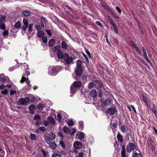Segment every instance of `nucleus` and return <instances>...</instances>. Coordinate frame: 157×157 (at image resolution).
I'll list each match as a JSON object with an SVG mask.
<instances>
[{"label": "nucleus", "mask_w": 157, "mask_h": 157, "mask_svg": "<svg viewBox=\"0 0 157 157\" xmlns=\"http://www.w3.org/2000/svg\"><path fill=\"white\" fill-rule=\"evenodd\" d=\"M76 91V88L74 86H71V93L72 94L75 93Z\"/></svg>", "instance_id": "nucleus-32"}, {"label": "nucleus", "mask_w": 157, "mask_h": 157, "mask_svg": "<svg viewBox=\"0 0 157 157\" xmlns=\"http://www.w3.org/2000/svg\"><path fill=\"white\" fill-rule=\"evenodd\" d=\"M25 81H26L27 83L28 84H29L30 81L29 80L28 78H27V79H26L24 76H23L22 77V79L20 81L21 82V83H23Z\"/></svg>", "instance_id": "nucleus-17"}, {"label": "nucleus", "mask_w": 157, "mask_h": 157, "mask_svg": "<svg viewBox=\"0 0 157 157\" xmlns=\"http://www.w3.org/2000/svg\"><path fill=\"white\" fill-rule=\"evenodd\" d=\"M117 126V124L116 123H113L112 124V128L113 129V131L114 132V133L115 131V130H114V128L116 127Z\"/></svg>", "instance_id": "nucleus-39"}, {"label": "nucleus", "mask_w": 157, "mask_h": 157, "mask_svg": "<svg viewBox=\"0 0 157 157\" xmlns=\"http://www.w3.org/2000/svg\"><path fill=\"white\" fill-rule=\"evenodd\" d=\"M144 59L147 61V62L149 63L151 65H152V63L151 61L149 59V58L147 57V55L144 56Z\"/></svg>", "instance_id": "nucleus-38"}, {"label": "nucleus", "mask_w": 157, "mask_h": 157, "mask_svg": "<svg viewBox=\"0 0 157 157\" xmlns=\"http://www.w3.org/2000/svg\"><path fill=\"white\" fill-rule=\"evenodd\" d=\"M34 108V106L33 105H30L29 107V110H33Z\"/></svg>", "instance_id": "nucleus-48"}, {"label": "nucleus", "mask_w": 157, "mask_h": 157, "mask_svg": "<svg viewBox=\"0 0 157 157\" xmlns=\"http://www.w3.org/2000/svg\"><path fill=\"white\" fill-rule=\"evenodd\" d=\"M42 153L44 157H46L47 156V153L46 152L43 150H41Z\"/></svg>", "instance_id": "nucleus-55"}, {"label": "nucleus", "mask_w": 157, "mask_h": 157, "mask_svg": "<svg viewBox=\"0 0 157 157\" xmlns=\"http://www.w3.org/2000/svg\"><path fill=\"white\" fill-rule=\"evenodd\" d=\"M74 147L76 149H80L82 147V144L79 142H75L73 144Z\"/></svg>", "instance_id": "nucleus-8"}, {"label": "nucleus", "mask_w": 157, "mask_h": 157, "mask_svg": "<svg viewBox=\"0 0 157 157\" xmlns=\"http://www.w3.org/2000/svg\"><path fill=\"white\" fill-rule=\"evenodd\" d=\"M16 94V91H13L11 90L10 91V95H12L13 94Z\"/></svg>", "instance_id": "nucleus-58"}, {"label": "nucleus", "mask_w": 157, "mask_h": 157, "mask_svg": "<svg viewBox=\"0 0 157 157\" xmlns=\"http://www.w3.org/2000/svg\"><path fill=\"white\" fill-rule=\"evenodd\" d=\"M45 106L44 105L41 103H40L38 105V109H42Z\"/></svg>", "instance_id": "nucleus-37"}, {"label": "nucleus", "mask_w": 157, "mask_h": 157, "mask_svg": "<svg viewBox=\"0 0 157 157\" xmlns=\"http://www.w3.org/2000/svg\"><path fill=\"white\" fill-rule=\"evenodd\" d=\"M52 157H62L60 154L57 153H53L52 155Z\"/></svg>", "instance_id": "nucleus-40"}, {"label": "nucleus", "mask_w": 157, "mask_h": 157, "mask_svg": "<svg viewBox=\"0 0 157 157\" xmlns=\"http://www.w3.org/2000/svg\"><path fill=\"white\" fill-rule=\"evenodd\" d=\"M93 83L92 82L90 83L88 85V87L89 88H91L93 87Z\"/></svg>", "instance_id": "nucleus-60"}, {"label": "nucleus", "mask_w": 157, "mask_h": 157, "mask_svg": "<svg viewBox=\"0 0 157 157\" xmlns=\"http://www.w3.org/2000/svg\"><path fill=\"white\" fill-rule=\"evenodd\" d=\"M61 46L63 48L66 49L67 48V45L65 41H63L61 43Z\"/></svg>", "instance_id": "nucleus-25"}, {"label": "nucleus", "mask_w": 157, "mask_h": 157, "mask_svg": "<svg viewBox=\"0 0 157 157\" xmlns=\"http://www.w3.org/2000/svg\"><path fill=\"white\" fill-rule=\"evenodd\" d=\"M63 59L65 60L66 63L67 64L71 63V62H72L73 61V58H72V57H69L68 55L66 59Z\"/></svg>", "instance_id": "nucleus-12"}, {"label": "nucleus", "mask_w": 157, "mask_h": 157, "mask_svg": "<svg viewBox=\"0 0 157 157\" xmlns=\"http://www.w3.org/2000/svg\"><path fill=\"white\" fill-rule=\"evenodd\" d=\"M143 100L144 101L145 103H146L148 102V100L146 98V97H145L143 95Z\"/></svg>", "instance_id": "nucleus-57"}, {"label": "nucleus", "mask_w": 157, "mask_h": 157, "mask_svg": "<svg viewBox=\"0 0 157 157\" xmlns=\"http://www.w3.org/2000/svg\"><path fill=\"white\" fill-rule=\"evenodd\" d=\"M6 87V85L2 84L0 86V89L1 90H3L5 89Z\"/></svg>", "instance_id": "nucleus-54"}, {"label": "nucleus", "mask_w": 157, "mask_h": 157, "mask_svg": "<svg viewBox=\"0 0 157 157\" xmlns=\"http://www.w3.org/2000/svg\"><path fill=\"white\" fill-rule=\"evenodd\" d=\"M23 15L25 16H28L30 15V12L28 10H25L22 12Z\"/></svg>", "instance_id": "nucleus-22"}, {"label": "nucleus", "mask_w": 157, "mask_h": 157, "mask_svg": "<svg viewBox=\"0 0 157 157\" xmlns=\"http://www.w3.org/2000/svg\"><path fill=\"white\" fill-rule=\"evenodd\" d=\"M56 147L57 145L54 142H52L50 144L49 147L52 150L55 149L56 148Z\"/></svg>", "instance_id": "nucleus-19"}, {"label": "nucleus", "mask_w": 157, "mask_h": 157, "mask_svg": "<svg viewBox=\"0 0 157 157\" xmlns=\"http://www.w3.org/2000/svg\"><path fill=\"white\" fill-rule=\"evenodd\" d=\"M42 40L44 43H46L47 42V38L46 36H44L42 38Z\"/></svg>", "instance_id": "nucleus-47"}, {"label": "nucleus", "mask_w": 157, "mask_h": 157, "mask_svg": "<svg viewBox=\"0 0 157 157\" xmlns=\"http://www.w3.org/2000/svg\"><path fill=\"white\" fill-rule=\"evenodd\" d=\"M120 130L123 133L126 132L128 130V128L125 125H123L120 127Z\"/></svg>", "instance_id": "nucleus-15"}, {"label": "nucleus", "mask_w": 157, "mask_h": 157, "mask_svg": "<svg viewBox=\"0 0 157 157\" xmlns=\"http://www.w3.org/2000/svg\"><path fill=\"white\" fill-rule=\"evenodd\" d=\"M83 121H81L79 122V129L81 130H82L83 129Z\"/></svg>", "instance_id": "nucleus-27"}, {"label": "nucleus", "mask_w": 157, "mask_h": 157, "mask_svg": "<svg viewBox=\"0 0 157 157\" xmlns=\"http://www.w3.org/2000/svg\"><path fill=\"white\" fill-rule=\"evenodd\" d=\"M2 35L4 36H6L8 35V32L6 30H5L2 33Z\"/></svg>", "instance_id": "nucleus-50"}, {"label": "nucleus", "mask_w": 157, "mask_h": 157, "mask_svg": "<svg viewBox=\"0 0 157 157\" xmlns=\"http://www.w3.org/2000/svg\"><path fill=\"white\" fill-rule=\"evenodd\" d=\"M75 157H84V154L82 152L79 153L78 155H77Z\"/></svg>", "instance_id": "nucleus-52"}, {"label": "nucleus", "mask_w": 157, "mask_h": 157, "mask_svg": "<svg viewBox=\"0 0 157 157\" xmlns=\"http://www.w3.org/2000/svg\"><path fill=\"white\" fill-rule=\"evenodd\" d=\"M59 71V67H50L48 68V73L50 75L55 76Z\"/></svg>", "instance_id": "nucleus-1"}, {"label": "nucleus", "mask_w": 157, "mask_h": 157, "mask_svg": "<svg viewBox=\"0 0 157 157\" xmlns=\"http://www.w3.org/2000/svg\"><path fill=\"white\" fill-rule=\"evenodd\" d=\"M21 26V23L20 21H18L14 25V27L16 29H19Z\"/></svg>", "instance_id": "nucleus-23"}, {"label": "nucleus", "mask_w": 157, "mask_h": 157, "mask_svg": "<svg viewBox=\"0 0 157 157\" xmlns=\"http://www.w3.org/2000/svg\"><path fill=\"white\" fill-rule=\"evenodd\" d=\"M81 66H82L81 61L79 60H78L77 62V67H76L82 68L81 67Z\"/></svg>", "instance_id": "nucleus-31"}, {"label": "nucleus", "mask_w": 157, "mask_h": 157, "mask_svg": "<svg viewBox=\"0 0 157 157\" xmlns=\"http://www.w3.org/2000/svg\"><path fill=\"white\" fill-rule=\"evenodd\" d=\"M76 136V138L79 140H82L84 137V134L82 132L80 131L77 133Z\"/></svg>", "instance_id": "nucleus-9"}, {"label": "nucleus", "mask_w": 157, "mask_h": 157, "mask_svg": "<svg viewBox=\"0 0 157 157\" xmlns=\"http://www.w3.org/2000/svg\"><path fill=\"white\" fill-rule=\"evenodd\" d=\"M1 93L3 94H6L7 93V90H2V91Z\"/></svg>", "instance_id": "nucleus-61"}, {"label": "nucleus", "mask_w": 157, "mask_h": 157, "mask_svg": "<svg viewBox=\"0 0 157 157\" xmlns=\"http://www.w3.org/2000/svg\"><path fill=\"white\" fill-rule=\"evenodd\" d=\"M28 27V25H24L22 26V29L23 31H25L26 30L27 28Z\"/></svg>", "instance_id": "nucleus-53"}, {"label": "nucleus", "mask_w": 157, "mask_h": 157, "mask_svg": "<svg viewBox=\"0 0 157 157\" xmlns=\"http://www.w3.org/2000/svg\"><path fill=\"white\" fill-rule=\"evenodd\" d=\"M126 148L127 152L130 153L134 150L136 148V146L133 143H130L127 145Z\"/></svg>", "instance_id": "nucleus-4"}, {"label": "nucleus", "mask_w": 157, "mask_h": 157, "mask_svg": "<svg viewBox=\"0 0 157 157\" xmlns=\"http://www.w3.org/2000/svg\"><path fill=\"white\" fill-rule=\"evenodd\" d=\"M47 119L48 122L51 123L53 124H55V121L53 118L51 117H47Z\"/></svg>", "instance_id": "nucleus-13"}, {"label": "nucleus", "mask_w": 157, "mask_h": 157, "mask_svg": "<svg viewBox=\"0 0 157 157\" xmlns=\"http://www.w3.org/2000/svg\"><path fill=\"white\" fill-rule=\"evenodd\" d=\"M122 157H126L125 153V150L124 147H123L121 151Z\"/></svg>", "instance_id": "nucleus-28"}, {"label": "nucleus", "mask_w": 157, "mask_h": 157, "mask_svg": "<svg viewBox=\"0 0 157 157\" xmlns=\"http://www.w3.org/2000/svg\"><path fill=\"white\" fill-rule=\"evenodd\" d=\"M96 84L100 88L102 87L103 86L102 83L100 81H96Z\"/></svg>", "instance_id": "nucleus-33"}, {"label": "nucleus", "mask_w": 157, "mask_h": 157, "mask_svg": "<svg viewBox=\"0 0 157 157\" xmlns=\"http://www.w3.org/2000/svg\"><path fill=\"white\" fill-rule=\"evenodd\" d=\"M152 111L154 113V114H156L157 113V111L155 108L154 105H153Z\"/></svg>", "instance_id": "nucleus-42"}, {"label": "nucleus", "mask_w": 157, "mask_h": 157, "mask_svg": "<svg viewBox=\"0 0 157 157\" xmlns=\"http://www.w3.org/2000/svg\"><path fill=\"white\" fill-rule=\"evenodd\" d=\"M33 26V23L31 24H30L29 25V26H28V27H29L28 29H29V31H31L32 30Z\"/></svg>", "instance_id": "nucleus-44"}, {"label": "nucleus", "mask_w": 157, "mask_h": 157, "mask_svg": "<svg viewBox=\"0 0 157 157\" xmlns=\"http://www.w3.org/2000/svg\"><path fill=\"white\" fill-rule=\"evenodd\" d=\"M30 101L29 98L27 97L25 98H21L19 99V102L22 105H28Z\"/></svg>", "instance_id": "nucleus-6"}, {"label": "nucleus", "mask_w": 157, "mask_h": 157, "mask_svg": "<svg viewBox=\"0 0 157 157\" xmlns=\"http://www.w3.org/2000/svg\"><path fill=\"white\" fill-rule=\"evenodd\" d=\"M57 55L59 59H66L68 56V54L67 53H65L63 54L61 51H59L57 52Z\"/></svg>", "instance_id": "nucleus-5"}, {"label": "nucleus", "mask_w": 157, "mask_h": 157, "mask_svg": "<svg viewBox=\"0 0 157 157\" xmlns=\"http://www.w3.org/2000/svg\"><path fill=\"white\" fill-rule=\"evenodd\" d=\"M117 138L118 141L120 142H121L123 141V136L119 132H118V134L117 135Z\"/></svg>", "instance_id": "nucleus-16"}, {"label": "nucleus", "mask_w": 157, "mask_h": 157, "mask_svg": "<svg viewBox=\"0 0 157 157\" xmlns=\"http://www.w3.org/2000/svg\"><path fill=\"white\" fill-rule=\"evenodd\" d=\"M114 32L117 34L118 33V31L117 26L115 28H114Z\"/></svg>", "instance_id": "nucleus-62"}, {"label": "nucleus", "mask_w": 157, "mask_h": 157, "mask_svg": "<svg viewBox=\"0 0 157 157\" xmlns=\"http://www.w3.org/2000/svg\"><path fill=\"white\" fill-rule=\"evenodd\" d=\"M35 28L37 30V31H40V30L41 29L40 26L39 25H36L35 26Z\"/></svg>", "instance_id": "nucleus-49"}, {"label": "nucleus", "mask_w": 157, "mask_h": 157, "mask_svg": "<svg viewBox=\"0 0 157 157\" xmlns=\"http://www.w3.org/2000/svg\"><path fill=\"white\" fill-rule=\"evenodd\" d=\"M62 130L66 133H70V130L67 127H63Z\"/></svg>", "instance_id": "nucleus-20"}, {"label": "nucleus", "mask_w": 157, "mask_h": 157, "mask_svg": "<svg viewBox=\"0 0 157 157\" xmlns=\"http://www.w3.org/2000/svg\"><path fill=\"white\" fill-rule=\"evenodd\" d=\"M116 9L120 13H121V10L118 7H116Z\"/></svg>", "instance_id": "nucleus-56"}, {"label": "nucleus", "mask_w": 157, "mask_h": 157, "mask_svg": "<svg viewBox=\"0 0 157 157\" xmlns=\"http://www.w3.org/2000/svg\"><path fill=\"white\" fill-rule=\"evenodd\" d=\"M116 110L113 108H111L107 110V112L110 115H113L115 113Z\"/></svg>", "instance_id": "nucleus-10"}, {"label": "nucleus", "mask_w": 157, "mask_h": 157, "mask_svg": "<svg viewBox=\"0 0 157 157\" xmlns=\"http://www.w3.org/2000/svg\"><path fill=\"white\" fill-rule=\"evenodd\" d=\"M44 35V33L42 31H37V36L38 37L41 38Z\"/></svg>", "instance_id": "nucleus-18"}, {"label": "nucleus", "mask_w": 157, "mask_h": 157, "mask_svg": "<svg viewBox=\"0 0 157 157\" xmlns=\"http://www.w3.org/2000/svg\"><path fill=\"white\" fill-rule=\"evenodd\" d=\"M135 153V155L136 157H142L140 151L139 150H137Z\"/></svg>", "instance_id": "nucleus-29"}, {"label": "nucleus", "mask_w": 157, "mask_h": 157, "mask_svg": "<svg viewBox=\"0 0 157 157\" xmlns=\"http://www.w3.org/2000/svg\"><path fill=\"white\" fill-rule=\"evenodd\" d=\"M34 118L35 120H40V117L39 115H37L35 116Z\"/></svg>", "instance_id": "nucleus-51"}, {"label": "nucleus", "mask_w": 157, "mask_h": 157, "mask_svg": "<svg viewBox=\"0 0 157 157\" xmlns=\"http://www.w3.org/2000/svg\"><path fill=\"white\" fill-rule=\"evenodd\" d=\"M23 22L24 25H28V22L27 19H23Z\"/></svg>", "instance_id": "nucleus-43"}, {"label": "nucleus", "mask_w": 157, "mask_h": 157, "mask_svg": "<svg viewBox=\"0 0 157 157\" xmlns=\"http://www.w3.org/2000/svg\"><path fill=\"white\" fill-rule=\"evenodd\" d=\"M55 42V40L53 39L50 40L49 41V45L50 47L53 46Z\"/></svg>", "instance_id": "nucleus-36"}, {"label": "nucleus", "mask_w": 157, "mask_h": 157, "mask_svg": "<svg viewBox=\"0 0 157 157\" xmlns=\"http://www.w3.org/2000/svg\"><path fill=\"white\" fill-rule=\"evenodd\" d=\"M83 72L82 68L76 67L75 70V74L73 75V78L77 80H79L80 78L79 77L82 74Z\"/></svg>", "instance_id": "nucleus-2"}, {"label": "nucleus", "mask_w": 157, "mask_h": 157, "mask_svg": "<svg viewBox=\"0 0 157 157\" xmlns=\"http://www.w3.org/2000/svg\"><path fill=\"white\" fill-rule=\"evenodd\" d=\"M112 14L114 17L116 18L119 19L118 17L117 16L115 13L113 12Z\"/></svg>", "instance_id": "nucleus-63"}, {"label": "nucleus", "mask_w": 157, "mask_h": 157, "mask_svg": "<svg viewBox=\"0 0 157 157\" xmlns=\"http://www.w3.org/2000/svg\"><path fill=\"white\" fill-rule=\"evenodd\" d=\"M97 94V92L95 90H92L90 93V95L93 97H94L96 96Z\"/></svg>", "instance_id": "nucleus-14"}, {"label": "nucleus", "mask_w": 157, "mask_h": 157, "mask_svg": "<svg viewBox=\"0 0 157 157\" xmlns=\"http://www.w3.org/2000/svg\"><path fill=\"white\" fill-rule=\"evenodd\" d=\"M6 18V16L5 15H0V22H4Z\"/></svg>", "instance_id": "nucleus-21"}, {"label": "nucleus", "mask_w": 157, "mask_h": 157, "mask_svg": "<svg viewBox=\"0 0 157 157\" xmlns=\"http://www.w3.org/2000/svg\"><path fill=\"white\" fill-rule=\"evenodd\" d=\"M46 32L49 35V36H51L52 35V34L51 33V31L49 30H46Z\"/></svg>", "instance_id": "nucleus-59"}, {"label": "nucleus", "mask_w": 157, "mask_h": 157, "mask_svg": "<svg viewBox=\"0 0 157 157\" xmlns=\"http://www.w3.org/2000/svg\"><path fill=\"white\" fill-rule=\"evenodd\" d=\"M60 47L59 46H55L54 48V51L55 52L58 51H60Z\"/></svg>", "instance_id": "nucleus-41"}, {"label": "nucleus", "mask_w": 157, "mask_h": 157, "mask_svg": "<svg viewBox=\"0 0 157 157\" xmlns=\"http://www.w3.org/2000/svg\"><path fill=\"white\" fill-rule=\"evenodd\" d=\"M0 28L3 30H5V26L4 22H0Z\"/></svg>", "instance_id": "nucleus-30"}, {"label": "nucleus", "mask_w": 157, "mask_h": 157, "mask_svg": "<svg viewBox=\"0 0 157 157\" xmlns=\"http://www.w3.org/2000/svg\"><path fill=\"white\" fill-rule=\"evenodd\" d=\"M56 137L55 134L51 132L48 135L45 136V141L48 144H50V141L54 140Z\"/></svg>", "instance_id": "nucleus-3"}, {"label": "nucleus", "mask_w": 157, "mask_h": 157, "mask_svg": "<svg viewBox=\"0 0 157 157\" xmlns=\"http://www.w3.org/2000/svg\"><path fill=\"white\" fill-rule=\"evenodd\" d=\"M68 125L69 126H71L74 125V122L71 120H69L67 122Z\"/></svg>", "instance_id": "nucleus-34"}, {"label": "nucleus", "mask_w": 157, "mask_h": 157, "mask_svg": "<svg viewBox=\"0 0 157 157\" xmlns=\"http://www.w3.org/2000/svg\"><path fill=\"white\" fill-rule=\"evenodd\" d=\"M28 67L29 66L27 64H26L25 63H24L23 64V65L21 67V69L24 70L26 71V70H28Z\"/></svg>", "instance_id": "nucleus-24"}, {"label": "nucleus", "mask_w": 157, "mask_h": 157, "mask_svg": "<svg viewBox=\"0 0 157 157\" xmlns=\"http://www.w3.org/2000/svg\"><path fill=\"white\" fill-rule=\"evenodd\" d=\"M30 136L32 140H36V135L32 134L31 133Z\"/></svg>", "instance_id": "nucleus-45"}, {"label": "nucleus", "mask_w": 157, "mask_h": 157, "mask_svg": "<svg viewBox=\"0 0 157 157\" xmlns=\"http://www.w3.org/2000/svg\"><path fill=\"white\" fill-rule=\"evenodd\" d=\"M57 115H55V118L56 120H58L59 121H60L61 120V117L60 114L59 113H56Z\"/></svg>", "instance_id": "nucleus-26"}, {"label": "nucleus", "mask_w": 157, "mask_h": 157, "mask_svg": "<svg viewBox=\"0 0 157 157\" xmlns=\"http://www.w3.org/2000/svg\"><path fill=\"white\" fill-rule=\"evenodd\" d=\"M82 83L81 82L77 81H75L73 83V86L75 88L79 87L81 86Z\"/></svg>", "instance_id": "nucleus-11"}, {"label": "nucleus", "mask_w": 157, "mask_h": 157, "mask_svg": "<svg viewBox=\"0 0 157 157\" xmlns=\"http://www.w3.org/2000/svg\"><path fill=\"white\" fill-rule=\"evenodd\" d=\"M96 23L97 25H99V26L101 27L102 26L101 23L99 21H96Z\"/></svg>", "instance_id": "nucleus-64"}, {"label": "nucleus", "mask_w": 157, "mask_h": 157, "mask_svg": "<svg viewBox=\"0 0 157 157\" xmlns=\"http://www.w3.org/2000/svg\"><path fill=\"white\" fill-rule=\"evenodd\" d=\"M59 144H60L61 146L63 148H66V147L65 145L64 142L63 140H60L59 141Z\"/></svg>", "instance_id": "nucleus-35"}, {"label": "nucleus", "mask_w": 157, "mask_h": 157, "mask_svg": "<svg viewBox=\"0 0 157 157\" xmlns=\"http://www.w3.org/2000/svg\"><path fill=\"white\" fill-rule=\"evenodd\" d=\"M101 105L103 107L108 105L111 103V100L109 99H106L105 100L104 99H101Z\"/></svg>", "instance_id": "nucleus-7"}, {"label": "nucleus", "mask_w": 157, "mask_h": 157, "mask_svg": "<svg viewBox=\"0 0 157 157\" xmlns=\"http://www.w3.org/2000/svg\"><path fill=\"white\" fill-rule=\"evenodd\" d=\"M107 17L109 19V21L111 24H113V23L114 22L113 19L111 18L110 16H108Z\"/></svg>", "instance_id": "nucleus-46"}]
</instances>
